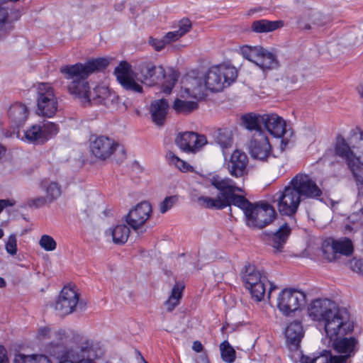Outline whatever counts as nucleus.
Instances as JSON below:
<instances>
[{
	"instance_id": "obj_1",
	"label": "nucleus",
	"mask_w": 363,
	"mask_h": 363,
	"mask_svg": "<svg viewBox=\"0 0 363 363\" xmlns=\"http://www.w3.org/2000/svg\"><path fill=\"white\" fill-rule=\"evenodd\" d=\"M114 74L119 84L127 91L142 93V84L151 86L164 79L162 91L169 94L178 79V73L172 69L165 70L162 66H156L150 62H142L134 68L122 61L115 68Z\"/></svg>"
},
{
	"instance_id": "obj_2",
	"label": "nucleus",
	"mask_w": 363,
	"mask_h": 363,
	"mask_svg": "<svg viewBox=\"0 0 363 363\" xmlns=\"http://www.w3.org/2000/svg\"><path fill=\"white\" fill-rule=\"evenodd\" d=\"M206 182L218 191V194L216 198L200 196L198 200L204 207L223 209L233 204L243 211L245 219L247 218L254 204L244 196L235 194L236 191L242 192V189L233 179L214 174L208 175Z\"/></svg>"
},
{
	"instance_id": "obj_3",
	"label": "nucleus",
	"mask_w": 363,
	"mask_h": 363,
	"mask_svg": "<svg viewBox=\"0 0 363 363\" xmlns=\"http://www.w3.org/2000/svg\"><path fill=\"white\" fill-rule=\"evenodd\" d=\"M237 77L238 72L234 67L225 65L211 67L202 79L187 78V84L181 96L201 99L205 96L206 90L220 91L233 83Z\"/></svg>"
},
{
	"instance_id": "obj_4",
	"label": "nucleus",
	"mask_w": 363,
	"mask_h": 363,
	"mask_svg": "<svg viewBox=\"0 0 363 363\" xmlns=\"http://www.w3.org/2000/svg\"><path fill=\"white\" fill-rule=\"evenodd\" d=\"M110 61L105 57L90 60L84 64L77 63L72 65H65L60 68V72L65 77L70 80L68 84L69 93L79 99L84 104L91 102L89 84L85 79L95 71L106 67Z\"/></svg>"
},
{
	"instance_id": "obj_5",
	"label": "nucleus",
	"mask_w": 363,
	"mask_h": 363,
	"mask_svg": "<svg viewBox=\"0 0 363 363\" xmlns=\"http://www.w3.org/2000/svg\"><path fill=\"white\" fill-rule=\"evenodd\" d=\"M335 152L345 160L356 179L357 184L363 187V132L356 131L347 140L337 137Z\"/></svg>"
},
{
	"instance_id": "obj_6",
	"label": "nucleus",
	"mask_w": 363,
	"mask_h": 363,
	"mask_svg": "<svg viewBox=\"0 0 363 363\" xmlns=\"http://www.w3.org/2000/svg\"><path fill=\"white\" fill-rule=\"evenodd\" d=\"M247 130H265L267 134L281 138V147L284 149L290 142L294 133L287 128L285 120L275 113L257 114L251 113L242 117Z\"/></svg>"
},
{
	"instance_id": "obj_7",
	"label": "nucleus",
	"mask_w": 363,
	"mask_h": 363,
	"mask_svg": "<svg viewBox=\"0 0 363 363\" xmlns=\"http://www.w3.org/2000/svg\"><path fill=\"white\" fill-rule=\"evenodd\" d=\"M323 325L328 345H330L333 340L351 333L354 330V323L350 320V313L344 308H337L335 310Z\"/></svg>"
},
{
	"instance_id": "obj_8",
	"label": "nucleus",
	"mask_w": 363,
	"mask_h": 363,
	"mask_svg": "<svg viewBox=\"0 0 363 363\" xmlns=\"http://www.w3.org/2000/svg\"><path fill=\"white\" fill-rule=\"evenodd\" d=\"M36 94V113L43 117H53L58 109V101L52 86L48 83H39Z\"/></svg>"
},
{
	"instance_id": "obj_9",
	"label": "nucleus",
	"mask_w": 363,
	"mask_h": 363,
	"mask_svg": "<svg viewBox=\"0 0 363 363\" xmlns=\"http://www.w3.org/2000/svg\"><path fill=\"white\" fill-rule=\"evenodd\" d=\"M252 135L248 141L250 156L261 162H267L274 157L272 145L264 130H250Z\"/></svg>"
},
{
	"instance_id": "obj_10",
	"label": "nucleus",
	"mask_w": 363,
	"mask_h": 363,
	"mask_svg": "<svg viewBox=\"0 0 363 363\" xmlns=\"http://www.w3.org/2000/svg\"><path fill=\"white\" fill-rule=\"evenodd\" d=\"M57 124L45 121L41 124H34L28 127L21 134L17 133V138L29 143H44L50 140L59 133Z\"/></svg>"
},
{
	"instance_id": "obj_11",
	"label": "nucleus",
	"mask_w": 363,
	"mask_h": 363,
	"mask_svg": "<svg viewBox=\"0 0 363 363\" xmlns=\"http://www.w3.org/2000/svg\"><path fill=\"white\" fill-rule=\"evenodd\" d=\"M242 56L263 70L275 69L279 66L274 53L259 45H244L240 48Z\"/></svg>"
},
{
	"instance_id": "obj_12",
	"label": "nucleus",
	"mask_w": 363,
	"mask_h": 363,
	"mask_svg": "<svg viewBox=\"0 0 363 363\" xmlns=\"http://www.w3.org/2000/svg\"><path fill=\"white\" fill-rule=\"evenodd\" d=\"M306 294L303 291L287 288L281 291L277 298V307L284 315H291L304 305Z\"/></svg>"
},
{
	"instance_id": "obj_13",
	"label": "nucleus",
	"mask_w": 363,
	"mask_h": 363,
	"mask_svg": "<svg viewBox=\"0 0 363 363\" xmlns=\"http://www.w3.org/2000/svg\"><path fill=\"white\" fill-rule=\"evenodd\" d=\"M274 199L277 203L278 211L281 214L292 216L297 211L302 199L289 183L282 191L274 195Z\"/></svg>"
},
{
	"instance_id": "obj_14",
	"label": "nucleus",
	"mask_w": 363,
	"mask_h": 363,
	"mask_svg": "<svg viewBox=\"0 0 363 363\" xmlns=\"http://www.w3.org/2000/svg\"><path fill=\"white\" fill-rule=\"evenodd\" d=\"M275 216V210L271 205L261 203L253 205L245 222L250 227L262 228L270 223Z\"/></svg>"
},
{
	"instance_id": "obj_15",
	"label": "nucleus",
	"mask_w": 363,
	"mask_h": 363,
	"mask_svg": "<svg viewBox=\"0 0 363 363\" xmlns=\"http://www.w3.org/2000/svg\"><path fill=\"white\" fill-rule=\"evenodd\" d=\"M322 248L324 257L330 262L336 260L339 255L349 256L354 250L352 242L347 238L326 240Z\"/></svg>"
},
{
	"instance_id": "obj_16",
	"label": "nucleus",
	"mask_w": 363,
	"mask_h": 363,
	"mask_svg": "<svg viewBox=\"0 0 363 363\" xmlns=\"http://www.w3.org/2000/svg\"><path fill=\"white\" fill-rule=\"evenodd\" d=\"M79 300V294L74 286H65L61 290L55 303V309L60 315L72 313Z\"/></svg>"
},
{
	"instance_id": "obj_17",
	"label": "nucleus",
	"mask_w": 363,
	"mask_h": 363,
	"mask_svg": "<svg viewBox=\"0 0 363 363\" xmlns=\"http://www.w3.org/2000/svg\"><path fill=\"white\" fill-rule=\"evenodd\" d=\"M289 183L303 199H318L322 195V191L315 181L308 174H298Z\"/></svg>"
},
{
	"instance_id": "obj_18",
	"label": "nucleus",
	"mask_w": 363,
	"mask_h": 363,
	"mask_svg": "<svg viewBox=\"0 0 363 363\" xmlns=\"http://www.w3.org/2000/svg\"><path fill=\"white\" fill-rule=\"evenodd\" d=\"M89 341L82 342L79 345L66 348L63 344L51 342L46 345L45 352L50 356L53 357L60 360L59 363H78L77 360L74 357V351L82 347L89 348Z\"/></svg>"
},
{
	"instance_id": "obj_19",
	"label": "nucleus",
	"mask_w": 363,
	"mask_h": 363,
	"mask_svg": "<svg viewBox=\"0 0 363 363\" xmlns=\"http://www.w3.org/2000/svg\"><path fill=\"white\" fill-rule=\"evenodd\" d=\"M118 146V144L113 139L101 135L90 140L89 150L94 157L104 160L116 151Z\"/></svg>"
},
{
	"instance_id": "obj_20",
	"label": "nucleus",
	"mask_w": 363,
	"mask_h": 363,
	"mask_svg": "<svg viewBox=\"0 0 363 363\" xmlns=\"http://www.w3.org/2000/svg\"><path fill=\"white\" fill-rule=\"evenodd\" d=\"M175 142L182 151L196 153L207 144V139L194 132H184L178 134Z\"/></svg>"
},
{
	"instance_id": "obj_21",
	"label": "nucleus",
	"mask_w": 363,
	"mask_h": 363,
	"mask_svg": "<svg viewBox=\"0 0 363 363\" xmlns=\"http://www.w3.org/2000/svg\"><path fill=\"white\" fill-rule=\"evenodd\" d=\"M223 157L224 167L231 176L239 178L247 173L248 157L244 152L235 150L229 157Z\"/></svg>"
},
{
	"instance_id": "obj_22",
	"label": "nucleus",
	"mask_w": 363,
	"mask_h": 363,
	"mask_svg": "<svg viewBox=\"0 0 363 363\" xmlns=\"http://www.w3.org/2000/svg\"><path fill=\"white\" fill-rule=\"evenodd\" d=\"M152 206L150 203L143 201L133 206L125 216V221L134 230L142 227L150 218Z\"/></svg>"
},
{
	"instance_id": "obj_23",
	"label": "nucleus",
	"mask_w": 363,
	"mask_h": 363,
	"mask_svg": "<svg viewBox=\"0 0 363 363\" xmlns=\"http://www.w3.org/2000/svg\"><path fill=\"white\" fill-rule=\"evenodd\" d=\"M337 308L330 299H316L308 306V313L313 320L323 323Z\"/></svg>"
},
{
	"instance_id": "obj_24",
	"label": "nucleus",
	"mask_w": 363,
	"mask_h": 363,
	"mask_svg": "<svg viewBox=\"0 0 363 363\" xmlns=\"http://www.w3.org/2000/svg\"><path fill=\"white\" fill-rule=\"evenodd\" d=\"M357 343V341L354 337H340L333 340L330 345L337 353L341 354L335 355V357L344 358V363H347L348 359L354 354Z\"/></svg>"
},
{
	"instance_id": "obj_25",
	"label": "nucleus",
	"mask_w": 363,
	"mask_h": 363,
	"mask_svg": "<svg viewBox=\"0 0 363 363\" xmlns=\"http://www.w3.org/2000/svg\"><path fill=\"white\" fill-rule=\"evenodd\" d=\"M303 335L304 331L300 321L294 320L287 325L285 330V336L290 350H298Z\"/></svg>"
},
{
	"instance_id": "obj_26",
	"label": "nucleus",
	"mask_w": 363,
	"mask_h": 363,
	"mask_svg": "<svg viewBox=\"0 0 363 363\" xmlns=\"http://www.w3.org/2000/svg\"><path fill=\"white\" fill-rule=\"evenodd\" d=\"M91 102L95 104H103L109 106L117 100L115 93L111 92L108 87L105 85H98L90 91Z\"/></svg>"
},
{
	"instance_id": "obj_27",
	"label": "nucleus",
	"mask_w": 363,
	"mask_h": 363,
	"mask_svg": "<svg viewBox=\"0 0 363 363\" xmlns=\"http://www.w3.org/2000/svg\"><path fill=\"white\" fill-rule=\"evenodd\" d=\"M78 363H99L102 352L91 342L89 348L82 347L74 351L73 354Z\"/></svg>"
},
{
	"instance_id": "obj_28",
	"label": "nucleus",
	"mask_w": 363,
	"mask_h": 363,
	"mask_svg": "<svg viewBox=\"0 0 363 363\" xmlns=\"http://www.w3.org/2000/svg\"><path fill=\"white\" fill-rule=\"evenodd\" d=\"M28 113V108L25 104L16 102L9 106L7 115L11 122L18 126L26 121Z\"/></svg>"
},
{
	"instance_id": "obj_29",
	"label": "nucleus",
	"mask_w": 363,
	"mask_h": 363,
	"mask_svg": "<svg viewBox=\"0 0 363 363\" xmlns=\"http://www.w3.org/2000/svg\"><path fill=\"white\" fill-rule=\"evenodd\" d=\"M277 286L272 283L267 278L262 277V280L257 285L252 289H248L252 295V297L257 301H261L266 294H267L268 298H270L272 291L274 290Z\"/></svg>"
},
{
	"instance_id": "obj_30",
	"label": "nucleus",
	"mask_w": 363,
	"mask_h": 363,
	"mask_svg": "<svg viewBox=\"0 0 363 363\" xmlns=\"http://www.w3.org/2000/svg\"><path fill=\"white\" fill-rule=\"evenodd\" d=\"M130 229L125 224H118L105 231L108 239H111L115 244H124L128 239Z\"/></svg>"
},
{
	"instance_id": "obj_31",
	"label": "nucleus",
	"mask_w": 363,
	"mask_h": 363,
	"mask_svg": "<svg viewBox=\"0 0 363 363\" xmlns=\"http://www.w3.org/2000/svg\"><path fill=\"white\" fill-rule=\"evenodd\" d=\"M168 103L165 99H158L152 101L150 113L153 122L159 125L163 124L168 111Z\"/></svg>"
},
{
	"instance_id": "obj_32",
	"label": "nucleus",
	"mask_w": 363,
	"mask_h": 363,
	"mask_svg": "<svg viewBox=\"0 0 363 363\" xmlns=\"http://www.w3.org/2000/svg\"><path fill=\"white\" fill-rule=\"evenodd\" d=\"M38 188L45 193L44 196L48 203L56 201L62 194L61 186L55 182L41 181Z\"/></svg>"
},
{
	"instance_id": "obj_33",
	"label": "nucleus",
	"mask_w": 363,
	"mask_h": 363,
	"mask_svg": "<svg viewBox=\"0 0 363 363\" xmlns=\"http://www.w3.org/2000/svg\"><path fill=\"white\" fill-rule=\"evenodd\" d=\"M266 274L257 269L254 265H248L245 267L242 274V280L247 289H252L266 277Z\"/></svg>"
},
{
	"instance_id": "obj_34",
	"label": "nucleus",
	"mask_w": 363,
	"mask_h": 363,
	"mask_svg": "<svg viewBox=\"0 0 363 363\" xmlns=\"http://www.w3.org/2000/svg\"><path fill=\"white\" fill-rule=\"evenodd\" d=\"M290 233L291 228L286 223H284L280 226L277 232L272 235L270 243L277 252L281 251Z\"/></svg>"
},
{
	"instance_id": "obj_35",
	"label": "nucleus",
	"mask_w": 363,
	"mask_h": 363,
	"mask_svg": "<svg viewBox=\"0 0 363 363\" xmlns=\"http://www.w3.org/2000/svg\"><path fill=\"white\" fill-rule=\"evenodd\" d=\"M65 337V333L63 330H52L51 328L48 326L40 327L37 333V338L40 340L44 341L48 339H53L50 343L52 342L54 343L62 344L59 341L62 340ZM49 344L50 342L48 345Z\"/></svg>"
},
{
	"instance_id": "obj_36",
	"label": "nucleus",
	"mask_w": 363,
	"mask_h": 363,
	"mask_svg": "<svg viewBox=\"0 0 363 363\" xmlns=\"http://www.w3.org/2000/svg\"><path fill=\"white\" fill-rule=\"evenodd\" d=\"M184 289V285L181 282H177L173 286L167 300L164 302L167 311H172L179 304Z\"/></svg>"
},
{
	"instance_id": "obj_37",
	"label": "nucleus",
	"mask_w": 363,
	"mask_h": 363,
	"mask_svg": "<svg viewBox=\"0 0 363 363\" xmlns=\"http://www.w3.org/2000/svg\"><path fill=\"white\" fill-rule=\"evenodd\" d=\"M284 26L282 21H268L265 19L254 21L252 30L255 33H268L274 31Z\"/></svg>"
},
{
	"instance_id": "obj_38",
	"label": "nucleus",
	"mask_w": 363,
	"mask_h": 363,
	"mask_svg": "<svg viewBox=\"0 0 363 363\" xmlns=\"http://www.w3.org/2000/svg\"><path fill=\"white\" fill-rule=\"evenodd\" d=\"M216 142L222 150L223 155H225L226 151L233 146V131L228 128L220 129L216 136Z\"/></svg>"
},
{
	"instance_id": "obj_39",
	"label": "nucleus",
	"mask_w": 363,
	"mask_h": 363,
	"mask_svg": "<svg viewBox=\"0 0 363 363\" xmlns=\"http://www.w3.org/2000/svg\"><path fill=\"white\" fill-rule=\"evenodd\" d=\"M166 159L170 166L176 167L182 172H191L194 171V167L191 165L176 156L172 152L167 153Z\"/></svg>"
},
{
	"instance_id": "obj_40",
	"label": "nucleus",
	"mask_w": 363,
	"mask_h": 363,
	"mask_svg": "<svg viewBox=\"0 0 363 363\" xmlns=\"http://www.w3.org/2000/svg\"><path fill=\"white\" fill-rule=\"evenodd\" d=\"M14 363H52L44 354L26 355L18 354L15 356Z\"/></svg>"
},
{
	"instance_id": "obj_41",
	"label": "nucleus",
	"mask_w": 363,
	"mask_h": 363,
	"mask_svg": "<svg viewBox=\"0 0 363 363\" xmlns=\"http://www.w3.org/2000/svg\"><path fill=\"white\" fill-rule=\"evenodd\" d=\"M221 359L225 363H233L236 358V352L234 348L228 341H223L220 345Z\"/></svg>"
},
{
	"instance_id": "obj_42",
	"label": "nucleus",
	"mask_w": 363,
	"mask_h": 363,
	"mask_svg": "<svg viewBox=\"0 0 363 363\" xmlns=\"http://www.w3.org/2000/svg\"><path fill=\"white\" fill-rule=\"evenodd\" d=\"M173 109L177 113H189L197 108V103L195 101H187L177 99L173 104Z\"/></svg>"
},
{
	"instance_id": "obj_43",
	"label": "nucleus",
	"mask_w": 363,
	"mask_h": 363,
	"mask_svg": "<svg viewBox=\"0 0 363 363\" xmlns=\"http://www.w3.org/2000/svg\"><path fill=\"white\" fill-rule=\"evenodd\" d=\"M363 224V209L354 213L348 217V223L345 224V231L357 230Z\"/></svg>"
},
{
	"instance_id": "obj_44",
	"label": "nucleus",
	"mask_w": 363,
	"mask_h": 363,
	"mask_svg": "<svg viewBox=\"0 0 363 363\" xmlns=\"http://www.w3.org/2000/svg\"><path fill=\"white\" fill-rule=\"evenodd\" d=\"M314 363H344L345 359L335 357L330 351L324 350L318 355L313 356Z\"/></svg>"
},
{
	"instance_id": "obj_45",
	"label": "nucleus",
	"mask_w": 363,
	"mask_h": 363,
	"mask_svg": "<svg viewBox=\"0 0 363 363\" xmlns=\"http://www.w3.org/2000/svg\"><path fill=\"white\" fill-rule=\"evenodd\" d=\"M8 16V10L0 7V39L4 38L11 28V25L7 21Z\"/></svg>"
},
{
	"instance_id": "obj_46",
	"label": "nucleus",
	"mask_w": 363,
	"mask_h": 363,
	"mask_svg": "<svg viewBox=\"0 0 363 363\" xmlns=\"http://www.w3.org/2000/svg\"><path fill=\"white\" fill-rule=\"evenodd\" d=\"M38 244L42 249L47 252L54 251L57 248L56 241L48 235H43L38 241Z\"/></svg>"
},
{
	"instance_id": "obj_47",
	"label": "nucleus",
	"mask_w": 363,
	"mask_h": 363,
	"mask_svg": "<svg viewBox=\"0 0 363 363\" xmlns=\"http://www.w3.org/2000/svg\"><path fill=\"white\" fill-rule=\"evenodd\" d=\"M48 203L44 196H36L28 198L26 205L30 208H39Z\"/></svg>"
},
{
	"instance_id": "obj_48",
	"label": "nucleus",
	"mask_w": 363,
	"mask_h": 363,
	"mask_svg": "<svg viewBox=\"0 0 363 363\" xmlns=\"http://www.w3.org/2000/svg\"><path fill=\"white\" fill-rule=\"evenodd\" d=\"M178 201L177 196H170L166 197L160 204V211L165 213L169 211Z\"/></svg>"
},
{
	"instance_id": "obj_49",
	"label": "nucleus",
	"mask_w": 363,
	"mask_h": 363,
	"mask_svg": "<svg viewBox=\"0 0 363 363\" xmlns=\"http://www.w3.org/2000/svg\"><path fill=\"white\" fill-rule=\"evenodd\" d=\"M191 21L187 18H183L181 21H179L178 23V30H175L178 35H179V37H182L186 33L189 32V30L191 28Z\"/></svg>"
},
{
	"instance_id": "obj_50",
	"label": "nucleus",
	"mask_w": 363,
	"mask_h": 363,
	"mask_svg": "<svg viewBox=\"0 0 363 363\" xmlns=\"http://www.w3.org/2000/svg\"><path fill=\"white\" fill-rule=\"evenodd\" d=\"M6 250L11 255H15L17 252V240L15 235H11L6 242Z\"/></svg>"
},
{
	"instance_id": "obj_51",
	"label": "nucleus",
	"mask_w": 363,
	"mask_h": 363,
	"mask_svg": "<svg viewBox=\"0 0 363 363\" xmlns=\"http://www.w3.org/2000/svg\"><path fill=\"white\" fill-rule=\"evenodd\" d=\"M149 43L157 51H161L167 45L164 37L160 39L150 37Z\"/></svg>"
},
{
	"instance_id": "obj_52",
	"label": "nucleus",
	"mask_w": 363,
	"mask_h": 363,
	"mask_svg": "<svg viewBox=\"0 0 363 363\" xmlns=\"http://www.w3.org/2000/svg\"><path fill=\"white\" fill-rule=\"evenodd\" d=\"M349 264L354 272L363 274V259H353Z\"/></svg>"
},
{
	"instance_id": "obj_53",
	"label": "nucleus",
	"mask_w": 363,
	"mask_h": 363,
	"mask_svg": "<svg viewBox=\"0 0 363 363\" xmlns=\"http://www.w3.org/2000/svg\"><path fill=\"white\" fill-rule=\"evenodd\" d=\"M179 35H178V33L175 30L168 32L164 35V39L167 45L172 42H174L179 40Z\"/></svg>"
},
{
	"instance_id": "obj_54",
	"label": "nucleus",
	"mask_w": 363,
	"mask_h": 363,
	"mask_svg": "<svg viewBox=\"0 0 363 363\" xmlns=\"http://www.w3.org/2000/svg\"><path fill=\"white\" fill-rule=\"evenodd\" d=\"M0 363H9L6 349L0 346Z\"/></svg>"
},
{
	"instance_id": "obj_55",
	"label": "nucleus",
	"mask_w": 363,
	"mask_h": 363,
	"mask_svg": "<svg viewBox=\"0 0 363 363\" xmlns=\"http://www.w3.org/2000/svg\"><path fill=\"white\" fill-rule=\"evenodd\" d=\"M13 203L8 199H2L0 200V213L2 211V210L8 206H13Z\"/></svg>"
},
{
	"instance_id": "obj_56",
	"label": "nucleus",
	"mask_w": 363,
	"mask_h": 363,
	"mask_svg": "<svg viewBox=\"0 0 363 363\" xmlns=\"http://www.w3.org/2000/svg\"><path fill=\"white\" fill-rule=\"evenodd\" d=\"M195 362L196 363H210L209 359H208V357L206 354L199 355L196 358Z\"/></svg>"
},
{
	"instance_id": "obj_57",
	"label": "nucleus",
	"mask_w": 363,
	"mask_h": 363,
	"mask_svg": "<svg viewBox=\"0 0 363 363\" xmlns=\"http://www.w3.org/2000/svg\"><path fill=\"white\" fill-rule=\"evenodd\" d=\"M192 349L196 352H201L203 350V345L199 341H194L193 342Z\"/></svg>"
},
{
	"instance_id": "obj_58",
	"label": "nucleus",
	"mask_w": 363,
	"mask_h": 363,
	"mask_svg": "<svg viewBox=\"0 0 363 363\" xmlns=\"http://www.w3.org/2000/svg\"><path fill=\"white\" fill-rule=\"evenodd\" d=\"M298 355L301 357V363H314L313 357H311L308 356L301 355V354H298Z\"/></svg>"
},
{
	"instance_id": "obj_59",
	"label": "nucleus",
	"mask_w": 363,
	"mask_h": 363,
	"mask_svg": "<svg viewBox=\"0 0 363 363\" xmlns=\"http://www.w3.org/2000/svg\"><path fill=\"white\" fill-rule=\"evenodd\" d=\"M359 96L363 98V82L361 83L357 88Z\"/></svg>"
},
{
	"instance_id": "obj_60",
	"label": "nucleus",
	"mask_w": 363,
	"mask_h": 363,
	"mask_svg": "<svg viewBox=\"0 0 363 363\" xmlns=\"http://www.w3.org/2000/svg\"><path fill=\"white\" fill-rule=\"evenodd\" d=\"M6 149L3 145H0V159L5 154Z\"/></svg>"
},
{
	"instance_id": "obj_61",
	"label": "nucleus",
	"mask_w": 363,
	"mask_h": 363,
	"mask_svg": "<svg viewBox=\"0 0 363 363\" xmlns=\"http://www.w3.org/2000/svg\"><path fill=\"white\" fill-rule=\"evenodd\" d=\"M6 286V282H5V280L0 277V288H3Z\"/></svg>"
},
{
	"instance_id": "obj_62",
	"label": "nucleus",
	"mask_w": 363,
	"mask_h": 363,
	"mask_svg": "<svg viewBox=\"0 0 363 363\" xmlns=\"http://www.w3.org/2000/svg\"><path fill=\"white\" fill-rule=\"evenodd\" d=\"M4 235V230L1 228H0V239L3 238Z\"/></svg>"
},
{
	"instance_id": "obj_63",
	"label": "nucleus",
	"mask_w": 363,
	"mask_h": 363,
	"mask_svg": "<svg viewBox=\"0 0 363 363\" xmlns=\"http://www.w3.org/2000/svg\"><path fill=\"white\" fill-rule=\"evenodd\" d=\"M140 363H147V362L142 357Z\"/></svg>"
}]
</instances>
